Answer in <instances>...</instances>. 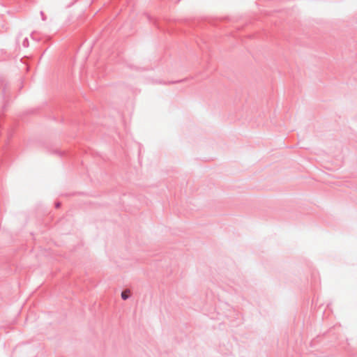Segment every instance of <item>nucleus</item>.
I'll return each mask as SVG.
<instances>
[{
	"instance_id": "f257e3e1",
	"label": "nucleus",
	"mask_w": 357,
	"mask_h": 357,
	"mask_svg": "<svg viewBox=\"0 0 357 357\" xmlns=\"http://www.w3.org/2000/svg\"><path fill=\"white\" fill-rule=\"evenodd\" d=\"M129 296V292L128 291H123L122 294H121V297L123 299L126 300L128 298Z\"/></svg>"
}]
</instances>
